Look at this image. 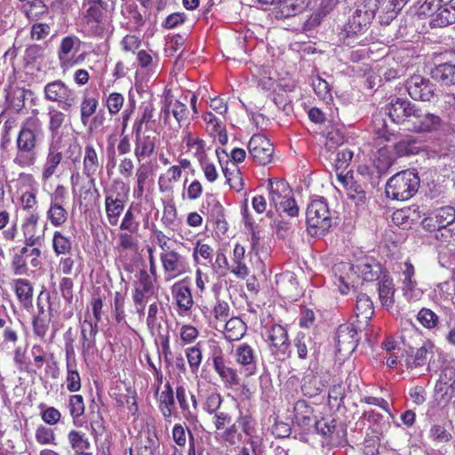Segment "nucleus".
<instances>
[{"label":"nucleus","mask_w":455,"mask_h":455,"mask_svg":"<svg viewBox=\"0 0 455 455\" xmlns=\"http://www.w3.org/2000/svg\"><path fill=\"white\" fill-rule=\"evenodd\" d=\"M44 138L42 124L36 117L26 119L20 128L17 138V154L13 162L20 167L34 164L36 153V148Z\"/></svg>","instance_id":"1"},{"label":"nucleus","mask_w":455,"mask_h":455,"mask_svg":"<svg viewBox=\"0 0 455 455\" xmlns=\"http://www.w3.org/2000/svg\"><path fill=\"white\" fill-rule=\"evenodd\" d=\"M419 181V177L415 170L402 171L387 180L386 194L393 200H409L417 193Z\"/></svg>","instance_id":"2"},{"label":"nucleus","mask_w":455,"mask_h":455,"mask_svg":"<svg viewBox=\"0 0 455 455\" xmlns=\"http://www.w3.org/2000/svg\"><path fill=\"white\" fill-rule=\"evenodd\" d=\"M307 229L310 235H325L331 228L332 220L326 200L323 197L313 199L307 205Z\"/></svg>","instance_id":"3"},{"label":"nucleus","mask_w":455,"mask_h":455,"mask_svg":"<svg viewBox=\"0 0 455 455\" xmlns=\"http://www.w3.org/2000/svg\"><path fill=\"white\" fill-rule=\"evenodd\" d=\"M83 22L91 35L103 36L106 30V12L108 3L103 0L83 1Z\"/></svg>","instance_id":"4"},{"label":"nucleus","mask_w":455,"mask_h":455,"mask_svg":"<svg viewBox=\"0 0 455 455\" xmlns=\"http://www.w3.org/2000/svg\"><path fill=\"white\" fill-rule=\"evenodd\" d=\"M422 12L430 16L432 27H446L455 23V0H426Z\"/></svg>","instance_id":"5"},{"label":"nucleus","mask_w":455,"mask_h":455,"mask_svg":"<svg viewBox=\"0 0 455 455\" xmlns=\"http://www.w3.org/2000/svg\"><path fill=\"white\" fill-rule=\"evenodd\" d=\"M44 95L46 100L57 103L65 112L71 111L78 102L76 92L60 79L47 83L44 88Z\"/></svg>","instance_id":"6"},{"label":"nucleus","mask_w":455,"mask_h":455,"mask_svg":"<svg viewBox=\"0 0 455 455\" xmlns=\"http://www.w3.org/2000/svg\"><path fill=\"white\" fill-rule=\"evenodd\" d=\"M67 199L68 189L63 185H58L50 195V206L46 216L53 227L63 226L68 220Z\"/></svg>","instance_id":"7"},{"label":"nucleus","mask_w":455,"mask_h":455,"mask_svg":"<svg viewBox=\"0 0 455 455\" xmlns=\"http://www.w3.org/2000/svg\"><path fill=\"white\" fill-rule=\"evenodd\" d=\"M417 108L418 106L411 101L396 98L387 106V113L393 123L403 125L408 129Z\"/></svg>","instance_id":"8"},{"label":"nucleus","mask_w":455,"mask_h":455,"mask_svg":"<svg viewBox=\"0 0 455 455\" xmlns=\"http://www.w3.org/2000/svg\"><path fill=\"white\" fill-rule=\"evenodd\" d=\"M435 397L440 406H446L455 401V370L442 371L435 387Z\"/></svg>","instance_id":"9"},{"label":"nucleus","mask_w":455,"mask_h":455,"mask_svg":"<svg viewBox=\"0 0 455 455\" xmlns=\"http://www.w3.org/2000/svg\"><path fill=\"white\" fill-rule=\"evenodd\" d=\"M405 88L414 100L431 101L435 97V85L419 75L408 78Z\"/></svg>","instance_id":"10"},{"label":"nucleus","mask_w":455,"mask_h":455,"mask_svg":"<svg viewBox=\"0 0 455 455\" xmlns=\"http://www.w3.org/2000/svg\"><path fill=\"white\" fill-rule=\"evenodd\" d=\"M271 355L278 360H284L290 355V341L287 331L279 324L273 325L267 333Z\"/></svg>","instance_id":"11"},{"label":"nucleus","mask_w":455,"mask_h":455,"mask_svg":"<svg viewBox=\"0 0 455 455\" xmlns=\"http://www.w3.org/2000/svg\"><path fill=\"white\" fill-rule=\"evenodd\" d=\"M160 260L168 279L178 277L185 274L189 268L187 257L174 249L167 252H161Z\"/></svg>","instance_id":"12"},{"label":"nucleus","mask_w":455,"mask_h":455,"mask_svg":"<svg viewBox=\"0 0 455 455\" xmlns=\"http://www.w3.org/2000/svg\"><path fill=\"white\" fill-rule=\"evenodd\" d=\"M248 150L252 159L261 165H267L273 160L274 146L264 135L254 134L249 140Z\"/></svg>","instance_id":"13"},{"label":"nucleus","mask_w":455,"mask_h":455,"mask_svg":"<svg viewBox=\"0 0 455 455\" xmlns=\"http://www.w3.org/2000/svg\"><path fill=\"white\" fill-rule=\"evenodd\" d=\"M440 124L441 118L439 116L418 107L407 130L416 133L431 132L437 130Z\"/></svg>","instance_id":"14"},{"label":"nucleus","mask_w":455,"mask_h":455,"mask_svg":"<svg viewBox=\"0 0 455 455\" xmlns=\"http://www.w3.org/2000/svg\"><path fill=\"white\" fill-rule=\"evenodd\" d=\"M317 433L331 440H340L347 435V428L343 423H338L332 416L323 417L315 422Z\"/></svg>","instance_id":"15"},{"label":"nucleus","mask_w":455,"mask_h":455,"mask_svg":"<svg viewBox=\"0 0 455 455\" xmlns=\"http://www.w3.org/2000/svg\"><path fill=\"white\" fill-rule=\"evenodd\" d=\"M156 292L154 279L146 270L140 272V279L132 292V299L135 304L148 302V299Z\"/></svg>","instance_id":"16"},{"label":"nucleus","mask_w":455,"mask_h":455,"mask_svg":"<svg viewBox=\"0 0 455 455\" xmlns=\"http://www.w3.org/2000/svg\"><path fill=\"white\" fill-rule=\"evenodd\" d=\"M236 363L244 368V375L251 376L257 369L254 349L247 343L238 345L235 350Z\"/></svg>","instance_id":"17"},{"label":"nucleus","mask_w":455,"mask_h":455,"mask_svg":"<svg viewBox=\"0 0 455 455\" xmlns=\"http://www.w3.org/2000/svg\"><path fill=\"white\" fill-rule=\"evenodd\" d=\"M357 331L354 325H340L337 331V349L346 353L353 352L358 344Z\"/></svg>","instance_id":"18"},{"label":"nucleus","mask_w":455,"mask_h":455,"mask_svg":"<svg viewBox=\"0 0 455 455\" xmlns=\"http://www.w3.org/2000/svg\"><path fill=\"white\" fill-rule=\"evenodd\" d=\"M100 168L98 154L92 144L84 147L83 159V174L89 180L91 186L95 187V175Z\"/></svg>","instance_id":"19"},{"label":"nucleus","mask_w":455,"mask_h":455,"mask_svg":"<svg viewBox=\"0 0 455 455\" xmlns=\"http://www.w3.org/2000/svg\"><path fill=\"white\" fill-rule=\"evenodd\" d=\"M338 180L347 189V195L355 204H363L366 202V193L361 184L353 180L352 177L338 173Z\"/></svg>","instance_id":"20"},{"label":"nucleus","mask_w":455,"mask_h":455,"mask_svg":"<svg viewBox=\"0 0 455 455\" xmlns=\"http://www.w3.org/2000/svg\"><path fill=\"white\" fill-rule=\"evenodd\" d=\"M180 315L188 314L194 305L190 288L183 283H177L172 287Z\"/></svg>","instance_id":"21"},{"label":"nucleus","mask_w":455,"mask_h":455,"mask_svg":"<svg viewBox=\"0 0 455 455\" xmlns=\"http://www.w3.org/2000/svg\"><path fill=\"white\" fill-rule=\"evenodd\" d=\"M38 219L37 215L32 214L25 220L22 225L25 244L27 246H41L43 235L37 228Z\"/></svg>","instance_id":"22"},{"label":"nucleus","mask_w":455,"mask_h":455,"mask_svg":"<svg viewBox=\"0 0 455 455\" xmlns=\"http://www.w3.org/2000/svg\"><path fill=\"white\" fill-rule=\"evenodd\" d=\"M213 367L220 377L221 380L228 386H236L240 383L239 376L236 370L226 364L222 355H215L213 357Z\"/></svg>","instance_id":"23"},{"label":"nucleus","mask_w":455,"mask_h":455,"mask_svg":"<svg viewBox=\"0 0 455 455\" xmlns=\"http://www.w3.org/2000/svg\"><path fill=\"white\" fill-rule=\"evenodd\" d=\"M62 153L60 150V142L52 141L50 144L48 155L44 166L42 177L44 180H49L56 172L58 165L62 161Z\"/></svg>","instance_id":"24"},{"label":"nucleus","mask_w":455,"mask_h":455,"mask_svg":"<svg viewBox=\"0 0 455 455\" xmlns=\"http://www.w3.org/2000/svg\"><path fill=\"white\" fill-rule=\"evenodd\" d=\"M105 210L108 223L116 226L124 210V200L113 194H108L105 198Z\"/></svg>","instance_id":"25"},{"label":"nucleus","mask_w":455,"mask_h":455,"mask_svg":"<svg viewBox=\"0 0 455 455\" xmlns=\"http://www.w3.org/2000/svg\"><path fill=\"white\" fill-rule=\"evenodd\" d=\"M268 191L270 204L277 208L280 201H283L291 194L289 184L279 179H270L268 180Z\"/></svg>","instance_id":"26"},{"label":"nucleus","mask_w":455,"mask_h":455,"mask_svg":"<svg viewBox=\"0 0 455 455\" xmlns=\"http://www.w3.org/2000/svg\"><path fill=\"white\" fill-rule=\"evenodd\" d=\"M12 287L21 306L25 308L31 307L34 288L30 281L22 278L15 279L12 281Z\"/></svg>","instance_id":"27"},{"label":"nucleus","mask_w":455,"mask_h":455,"mask_svg":"<svg viewBox=\"0 0 455 455\" xmlns=\"http://www.w3.org/2000/svg\"><path fill=\"white\" fill-rule=\"evenodd\" d=\"M434 345L430 341H425L415 353L406 359V366L413 369L424 366L427 363L428 357L433 355Z\"/></svg>","instance_id":"28"},{"label":"nucleus","mask_w":455,"mask_h":455,"mask_svg":"<svg viewBox=\"0 0 455 455\" xmlns=\"http://www.w3.org/2000/svg\"><path fill=\"white\" fill-rule=\"evenodd\" d=\"M431 76L443 85L455 84V65L443 63L431 70Z\"/></svg>","instance_id":"29"},{"label":"nucleus","mask_w":455,"mask_h":455,"mask_svg":"<svg viewBox=\"0 0 455 455\" xmlns=\"http://www.w3.org/2000/svg\"><path fill=\"white\" fill-rule=\"evenodd\" d=\"M225 322L224 335L228 340H239L243 337L246 332V324L241 318L231 317Z\"/></svg>","instance_id":"30"},{"label":"nucleus","mask_w":455,"mask_h":455,"mask_svg":"<svg viewBox=\"0 0 455 455\" xmlns=\"http://www.w3.org/2000/svg\"><path fill=\"white\" fill-rule=\"evenodd\" d=\"M99 331L98 322L84 319L81 324V334L83 339L84 351H90L95 346L96 335Z\"/></svg>","instance_id":"31"},{"label":"nucleus","mask_w":455,"mask_h":455,"mask_svg":"<svg viewBox=\"0 0 455 455\" xmlns=\"http://www.w3.org/2000/svg\"><path fill=\"white\" fill-rule=\"evenodd\" d=\"M387 116H388L387 109L385 112L379 111L373 115L372 131L379 136V138L389 141L395 134L388 128Z\"/></svg>","instance_id":"32"},{"label":"nucleus","mask_w":455,"mask_h":455,"mask_svg":"<svg viewBox=\"0 0 455 455\" xmlns=\"http://www.w3.org/2000/svg\"><path fill=\"white\" fill-rule=\"evenodd\" d=\"M0 328L3 329L2 337L4 345L14 347L19 340L18 324L10 317L0 318Z\"/></svg>","instance_id":"33"},{"label":"nucleus","mask_w":455,"mask_h":455,"mask_svg":"<svg viewBox=\"0 0 455 455\" xmlns=\"http://www.w3.org/2000/svg\"><path fill=\"white\" fill-rule=\"evenodd\" d=\"M156 138L149 135H144L135 140L134 156L138 162L144 157H149L155 151Z\"/></svg>","instance_id":"34"},{"label":"nucleus","mask_w":455,"mask_h":455,"mask_svg":"<svg viewBox=\"0 0 455 455\" xmlns=\"http://www.w3.org/2000/svg\"><path fill=\"white\" fill-rule=\"evenodd\" d=\"M153 175L152 167L148 164H141L135 172L136 188L133 190V196L137 199L143 196L148 180Z\"/></svg>","instance_id":"35"},{"label":"nucleus","mask_w":455,"mask_h":455,"mask_svg":"<svg viewBox=\"0 0 455 455\" xmlns=\"http://www.w3.org/2000/svg\"><path fill=\"white\" fill-rule=\"evenodd\" d=\"M222 170L226 181L229 187L235 191L242 190L243 188V181L241 171L237 164L235 163H231L230 164H227Z\"/></svg>","instance_id":"36"},{"label":"nucleus","mask_w":455,"mask_h":455,"mask_svg":"<svg viewBox=\"0 0 455 455\" xmlns=\"http://www.w3.org/2000/svg\"><path fill=\"white\" fill-rule=\"evenodd\" d=\"M373 303L366 294H360L355 304V315L367 323L373 315Z\"/></svg>","instance_id":"37"},{"label":"nucleus","mask_w":455,"mask_h":455,"mask_svg":"<svg viewBox=\"0 0 455 455\" xmlns=\"http://www.w3.org/2000/svg\"><path fill=\"white\" fill-rule=\"evenodd\" d=\"M315 343L309 335L299 332L294 339V347L297 349L299 358L306 359L308 353H314L315 350Z\"/></svg>","instance_id":"38"},{"label":"nucleus","mask_w":455,"mask_h":455,"mask_svg":"<svg viewBox=\"0 0 455 455\" xmlns=\"http://www.w3.org/2000/svg\"><path fill=\"white\" fill-rule=\"evenodd\" d=\"M403 273V291L404 295L408 299L412 298V292L416 286V281L412 278L415 275V269L411 263L404 262L403 267H402Z\"/></svg>","instance_id":"39"},{"label":"nucleus","mask_w":455,"mask_h":455,"mask_svg":"<svg viewBox=\"0 0 455 455\" xmlns=\"http://www.w3.org/2000/svg\"><path fill=\"white\" fill-rule=\"evenodd\" d=\"M324 387L322 379L315 375H307L303 379L302 391L305 395L314 397L319 395Z\"/></svg>","instance_id":"40"},{"label":"nucleus","mask_w":455,"mask_h":455,"mask_svg":"<svg viewBox=\"0 0 455 455\" xmlns=\"http://www.w3.org/2000/svg\"><path fill=\"white\" fill-rule=\"evenodd\" d=\"M47 116L49 117L48 130L54 138L60 127L63 125L66 120V115L63 110L57 109L53 107L49 108Z\"/></svg>","instance_id":"41"},{"label":"nucleus","mask_w":455,"mask_h":455,"mask_svg":"<svg viewBox=\"0 0 455 455\" xmlns=\"http://www.w3.org/2000/svg\"><path fill=\"white\" fill-rule=\"evenodd\" d=\"M436 226L435 228H444L455 220V209L451 206L442 207L435 214Z\"/></svg>","instance_id":"42"},{"label":"nucleus","mask_w":455,"mask_h":455,"mask_svg":"<svg viewBox=\"0 0 455 455\" xmlns=\"http://www.w3.org/2000/svg\"><path fill=\"white\" fill-rule=\"evenodd\" d=\"M395 288L391 280L385 279L379 284V296L384 307H389L394 304Z\"/></svg>","instance_id":"43"},{"label":"nucleus","mask_w":455,"mask_h":455,"mask_svg":"<svg viewBox=\"0 0 455 455\" xmlns=\"http://www.w3.org/2000/svg\"><path fill=\"white\" fill-rule=\"evenodd\" d=\"M28 93L32 94V92L25 90L24 88L16 87L6 96V99L12 108L19 112L25 106V99Z\"/></svg>","instance_id":"44"},{"label":"nucleus","mask_w":455,"mask_h":455,"mask_svg":"<svg viewBox=\"0 0 455 455\" xmlns=\"http://www.w3.org/2000/svg\"><path fill=\"white\" fill-rule=\"evenodd\" d=\"M135 234L121 232L118 235V248L124 251L136 252L139 249V240Z\"/></svg>","instance_id":"45"},{"label":"nucleus","mask_w":455,"mask_h":455,"mask_svg":"<svg viewBox=\"0 0 455 455\" xmlns=\"http://www.w3.org/2000/svg\"><path fill=\"white\" fill-rule=\"evenodd\" d=\"M357 271L361 274L363 280L367 282L373 281L379 277L380 266L377 263L361 262L356 266Z\"/></svg>","instance_id":"46"},{"label":"nucleus","mask_w":455,"mask_h":455,"mask_svg":"<svg viewBox=\"0 0 455 455\" xmlns=\"http://www.w3.org/2000/svg\"><path fill=\"white\" fill-rule=\"evenodd\" d=\"M71 240L60 231H55L52 238V247L57 255L68 254L71 251Z\"/></svg>","instance_id":"47"},{"label":"nucleus","mask_w":455,"mask_h":455,"mask_svg":"<svg viewBox=\"0 0 455 455\" xmlns=\"http://www.w3.org/2000/svg\"><path fill=\"white\" fill-rule=\"evenodd\" d=\"M98 100L93 97H84L81 102V122L84 125L88 124L90 117L96 112Z\"/></svg>","instance_id":"48"},{"label":"nucleus","mask_w":455,"mask_h":455,"mask_svg":"<svg viewBox=\"0 0 455 455\" xmlns=\"http://www.w3.org/2000/svg\"><path fill=\"white\" fill-rule=\"evenodd\" d=\"M176 398L178 400V403L180 404V407L182 411L184 417L188 420L196 419V415L194 411L191 410L188 400L187 391L183 386H179L176 388Z\"/></svg>","instance_id":"49"},{"label":"nucleus","mask_w":455,"mask_h":455,"mask_svg":"<svg viewBox=\"0 0 455 455\" xmlns=\"http://www.w3.org/2000/svg\"><path fill=\"white\" fill-rule=\"evenodd\" d=\"M68 408L70 416L73 418L74 421H76L84 414L85 410L83 396L81 395H70L68 398Z\"/></svg>","instance_id":"50"},{"label":"nucleus","mask_w":455,"mask_h":455,"mask_svg":"<svg viewBox=\"0 0 455 455\" xmlns=\"http://www.w3.org/2000/svg\"><path fill=\"white\" fill-rule=\"evenodd\" d=\"M68 439L71 447L76 450V452L83 451L90 448V442L84 433L71 430L68 435Z\"/></svg>","instance_id":"51"},{"label":"nucleus","mask_w":455,"mask_h":455,"mask_svg":"<svg viewBox=\"0 0 455 455\" xmlns=\"http://www.w3.org/2000/svg\"><path fill=\"white\" fill-rule=\"evenodd\" d=\"M79 43V40L75 36H66L62 39L60 50L58 52L59 60L61 66L66 65L69 62V53L74 48L75 43Z\"/></svg>","instance_id":"52"},{"label":"nucleus","mask_w":455,"mask_h":455,"mask_svg":"<svg viewBox=\"0 0 455 455\" xmlns=\"http://www.w3.org/2000/svg\"><path fill=\"white\" fill-rule=\"evenodd\" d=\"M418 321L427 329H433L439 323L438 315L429 308H421L417 315Z\"/></svg>","instance_id":"53"},{"label":"nucleus","mask_w":455,"mask_h":455,"mask_svg":"<svg viewBox=\"0 0 455 455\" xmlns=\"http://www.w3.org/2000/svg\"><path fill=\"white\" fill-rule=\"evenodd\" d=\"M140 228V221L136 220L135 214L130 207L124 213L120 224V229L132 234H137Z\"/></svg>","instance_id":"54"},{"label":"nucleus","mask_w":455,"mask_h":455,"mask_svg":"<svg viewBox=\"0 0 455 455\" xmlns=\"http://www.w3.org/2000/svg\"><path fill=\"white\" fill-rule=\"evenodd\" d=\"M236 423H238L239 427L242 428L243 432L248 436V438H259L255 435V420L249 414H240V416L236 419Z\"/></svg>","instance_id":"55"},{"label":"nucleus","mask_w":455,"mask_h":455,"mask_svg":"<svg viewBox=\"0 0 455 455\" xmlns=\"http://www.w3.org/2000/svg\"><path fill=\"white\" fill-rule=\"evenodd\" d=\"M276 283L281 291L287 293V296H292L291 293L293 291V290H297L298 283L294 275L291 273L282 274L278 277Z\"/></svg>","instance_id":"56"},{"label":"nucleus","mask_w":455,"mask_h":455,"mask_svg":"<svg viewBox=\"0 0 455 455\" xmlns=\"http://www.w3.org/2000/svg\"><path fill=\"white\" fill-rule=\"evenodd\" d=\"M263 451L260 438H248L237 455H261Z\"/></svg>","instance_id":"57"},{"label":"nucleus","mask_w":455,"mask_h":455,"mask_svg":"<svg viewBox=\"0 0 455 455\" xmlns=\"http://www.w3.org/2000/svg\"><path fill=\"white\" fill-rule=\"evenodd\" d=\"M67 368V389L69 392H76L81 388V378L76 367H66Z\"/></svg>","instance_id":"58"},{"label":"nucleus","mask_w":455,"mask_h":455,"mask_svg":"<svg viewBox=\"0 0 455 455\" xmlns=\"http://www.w3.org/2000/svg\"><path fill=\"white\" fill-rule=\"evenodd\" d=\"M395 149L399 156H408L417 154L419 147L415 140H403L395 144Z\"/></svg>","instance_id":"59"},{"label":"nucleus","mask_w":455,"mask_h":455,"mask_svg":"<svg viewBox=\"0 0 455 455\" xmlns=\"http://www.w3.org/2000/svg\"><path fill=\"white\" fill-rule=\"evenodd\" d=\"M312 85L320 99L326 101L331 100V87L325 80L317 77L313 80Z\"/></svg>","instance_id":"60"},{"label":"nucleus","mask_w":455,"mask_h":455,"mask_svg":"<svg viewBox=\"0 0 455 455\" xmlns=\"http://www.w3.org/2000/svg\"><path fill=\"white\" fill-rule=\"evenodd\" d=\"M229 306L225 300L217 298V301L212 308V314L216 320L221 323L227 321L229 316Z\"/></svg>","instance_id":"61"},{"label":"nucleus","mask_w":455,"mask_h":455,"mask_svg":"<svg viewBox=\"0 0 455 455\" xmlns=\"http://www.w3.org/2000/svg\"><path fill=\"white\" fill-rule=\"evenodd\" d=\"M162 221L166 228L174 229L177 221V210L174 204L164 206Z\"/></svg>","instance_id":"62"},{"label":"nucleus","mask_w":455,"mask_h":455,"mask_svg":"<svg viewBox=\"0 0 455 455\" xmlns=\"http://www.w3.org/2000/svg\"><path fill=\"white\" fill-rule=\"evenodd\" d=\"M124 96L121 93L112 92L107 99V107L110 114H117L124 105Z\"/></svg>","instance_id":"63"},{"label":"nucleus","mask_w":455,"mask_h":455,"mask_svg":"<svg viewBox=\"0 0 455 455\" xmlns=\"http://www.w3.org/2000/svg\"><path fill=\"white\" fill-rule=\"evenodd\" d=\"M41 418L48 425H56L61 419V413L55 407L50 406L42 410Z\"/></svg>","instance_id":"64"}]
</instances>
